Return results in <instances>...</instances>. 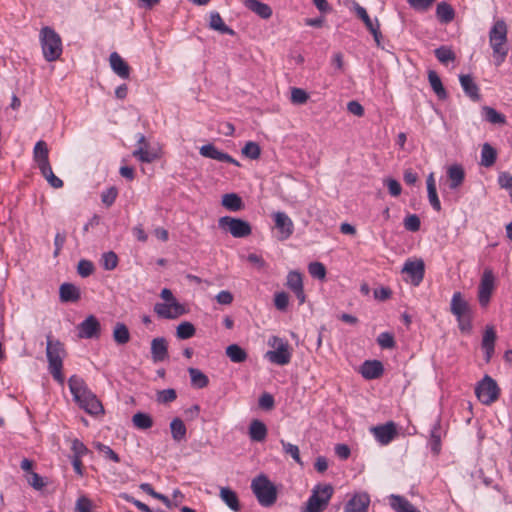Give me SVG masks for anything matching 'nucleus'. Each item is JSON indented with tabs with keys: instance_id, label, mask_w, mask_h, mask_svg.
Segmentation results:
<instances>
[{
	"instance_id": "338daca9",
	"label": "nucleus",
	"mask_w": 512,
	"mask_h": 512,
	"mask_svg": "<svg viewBox=\"0 0 512 512\" xmlns=\"http://www.w3.org/2000/svg\"><path fill=\"white\" fill-rule=\"evenodd\" d=\"M436 0H407L410 7L417 11H426Z\"/></svg>"
},
{
	"instance_id": "58836bf2",
	"label": "nucleus",
	"mask_w": 512,
	"mask_h": 512,
	"mask_svg": "<svg viewBox=\"0 0 512 512\" xmlns=\"http://www.w3.org/2000/svg\"><path fill=\"white\" fill-rule=\"evenodd\" d=\"M428 80H429L432 90L435 92L437 97L441 100L446 99L447 92H446L445 88L443 87L440 77L438 76V74L435 71L430 70L428 72Z\"/></svg>"
},
{
	"instance_id": "c03bdc74",
	"label": "nucleus",
	"mask_w": 512,
	"mask_h": 512,
	"mask_svg": "<svg viewBox=\"0 0 512 512\" xmlns=\"http://www.w3.org/2000/svg\"><path fill=\"white\" fill-rule=\"evenodd\" d=\"M133 157L143 163H151L157 159V153L150 151L148 147L139 146L132 153Z\"/></svg>"
},
{
	"instance_id": "052dcab7",
	"label": "nucleus",
	"mask_w": 512,
	"mask_h": 512,
	"mask_svg": "<svg viewBox=\"0 0 512 512\" xmlns=\"http://www.w3.org/2000/svg\"><path fill=\"white\" fill-rule=\"evenodd\" d=\"M309 98L308 93L301 88H292L291 102L294 104H304Z\"/></svg>"
},
{
	"instance_id": "6e6d98bb",
	"label": "nucleus",
	"mask_w": 512,
	"mask_h": 512,
	"mask_svg": "<svg viewBox=\"0 0 512 512\" xmlns=\"http://www.w3.org/2000/svg\"><path fill=\"white\" fill-rule=\"evenodd\" d=\"M377 343L383 349H392L395 347V339L390 332L380 333L377 337Z\"/></svg>"
},
{
	"instance_id": "2f4dec72",
	"label": "nucleus",
	"mask_w": 512,
	"mask_h": 512,
	"mask_svg": "<svg viewBox=\"0 0 512 512\" xmlns=\"http://www.w3.org/2000/svg\"><path fill=\"white\" fill-rule=\"evenodd\" d=\"M209 27L221 34L235 35V31L224 23L218 12L210 13Z\"/></svg>"
},
{
	"instance_id": "de8ad7c7",
	"label": "nucleus",
	"mask_w": 512,
	"mask_h": 512,
	"mask_svg": "<svg viewBox=\"0 0 512 512\" xmlns=\"http://www.w3.org/2000/svg\"><path fill=\"white\" fill-rule=\"evenodd\" d=\"M435 57L442 64H447L450 61H454L456 56L452 49L448 46H440L434 51Z\"/></svg>"
},
{
	"instance_id": "f03ea898",
	"label": "nucleus",
	"mask_w": 512,
	"mask_h": 512,
	"mask_svg": "<svg viewBox=\"0 0 512 512\" xmlns=\"http://www.w3.org/2000/svg\"><path fill=\"white\" fill-rule=\"evenodd\" d=\"M507 34L508 28L503 19L496 20L489 31V43L496 66H500L508 55Z\"/></svg>"
},
{
	"instance_id": "423d86ee",
	"label": "nucleus",
	"mask_w": 512,
	"mask_h": 512,
	"mask_svg": "<svg viewBox=\"0 0 512 512\" xmlns=\"http://www.w3.org/2000/svg\"><path fill=\"white\" fill-rule=\"evenodd\" d=\"M40 41L43 56L46 61L57 60L62 54V41L60 36L50 27H43L40 31Z\"/></svg>"
},
{
	"instance_id": "c756f323",
	"label": "nucleus",
	"mask_w": 512,
	"mask_h": 512,
	"mask_svg": "<svg viewBox=\"0 0 512 512\" xmlns=\"http://www.w3.org/2000/svg\"><path fill=\"white\" fill-rule=\"evenodd\" d=\"M248 434L252 441L262 442L266 439L267 427L262 421L254 419L249 425Z\"/></svg>"
},
{
	"instance_id": "cd10ccee",
	"label": "nucleus",
	"mask_w": 512,
	"mask_h": 512,
	"mask_svg": "<svg viewBox=\"0 0 512 512\" xmlns=\"http://www.w3.org/2000/svg\"><path fill=\"white\" fill-rule=\"evenodd\" d=\"M49 150L47 144L43 140H39L33 150L34 160L37 163L39 169L50 165L48 158Z\"/></svg>"
},
{
	"instance_id": "603ef678",
	"label": "nucleus",
	"mask_w": 512,
	"mask_h": 512,
	"mask_svg": "<svg viewBox=\"0 0 512 512\" xmlns=\"http://www.w3.org/2000/svg\"><path fill=\"white\" fill-rule=\"evenodd\" d=\"M283 451L285 454L290 455L298 464L302 465L303 462L300 457V451L297 445L286 442L285 440H280Z\"/></svg>"
},
{
	"instance_id": "c9c22d12",
	"label": "nucleus",
	"mask_w": 512,
	"mask_h": 512,
	"mask_svg": "<svg viewBox=\"0 0 512 512\" xmlns=\"http://www.w3.org/2000/svg\"><path fill=\"white\" fill-rule=\"evenodd\" d=\"M225 353L233 363H243L248 358V354L245 349L238 344H231L227 346Z\"/></svg>"
},
{
	"instance_id": "f257e3e1",
	"label": "nucleus",
	"mask_w": 512,
	"mask_h": 512,
	"mask_svg": "<svg viewBox=\"0 0 512 512\" xmlns=\"http://www.w3.org/2000/svg\"><path fill=\"white\" fill-rule=\"evenodd\" d=\"M68 386L74 401L80 408L84 409L91 415H98L103 413V406L98 400L96 395L87 387L84 380L77 376L72 375L68 380Z\"/></svg>"
},
{
	"instance_id": "ddd939ff",
	"label": "nucleus",
	"mask_w": 512,
	"mask_h": 512,
	"mask_svg": "<svg viewBox=\"0 0 512 512\" xmlns=\"http://www.w3.org/2000/svg\"><path fill=\"white\" fill-rule=\"evenodd\" d=\"M370 431L377 442L381 445H388L397 435L396 425L392 421L382 425L373 426L370 428Z\"/></svg>"
},
{
	"instance_id": "774afa93",
	"label": "nucleus",
	"mask_w": 512,
	"mask_h": 512,
	"mask_svg": "<svg viewBox=\"0 0 512 512\" xmlns=\"http://www.w3.org/2000/svg\"><path fill=\"white\" fill-rule=\"evenodd\" d=\"M385 183H386V186H387L391 196L397 197V196H399L401 194L402 187H401L400 183L397 180H395L393 178H388L385 181Z\"/></svg>"
},
{
	"instance_id": "7ed1b4c3",
	"label": "nucleus",
	"mask_w": 512,
	"mask_h": 512,
	"mask_svg": "<svg viewBox=\"0 0 512 512\" xmlns=\"http://www.w3.org/2000/svg\"><path fill=\"white\" fill-rule=\"evenodd\" d=\"M66 355L63 344L59 340H53L51 335L47 336L46 356L48 360V370L55 381L64 383L62 373L63 359Z\"/></svg>"
},
{
	"instance_id": "864d4df0",
	"label": "nucleus",
	"mask_w": 512,
	"mask_h": 512,
	"mask_svg": "<svg viewBox=\"0 0 512 512\" xmlns=\"http://www.w3.org/2000/svg\"><path fill=\"white\" fill-rule=\"evenodd\" d=\"M95 448L103 454V456L115 463L120 462V457L118 454L112 450L108 445H105L103 443L97 442L95 443Z\"/></svg>"
},
{
	"instance_id": "0eeeda50",
	"label": "nucleus",
	"mask_w": 512,
	"mask_h": 512,
	"mask_svg": "<svg viewBox=\"0 0 512 512\" xmlns=\"http://www.w3.org/2000/svg\"><path fill=\"white\" fill-rule=\"evenodd\" d=\"M268 345L272 348L265 354V358L276 365L284 366L290 363L292 353L289 343L286 339L278 336H271L268 339Z\"/></svg>"
},
{
	"instance_id": "393cba45",
	"label": "nucleus",
	"mask_w": 512,
	"mask_h": 512,
	"mask_svg": "<svg viewBox=\"0 0 512 512\" xmlns=\"http://www.w3.org/2000/svg\"><path fill=\"white\" fill-rule=\"evenodd\" d=\"M459 81L466 96L473 101H478L480 99L479 87L471 75H460Z\"/></svg>"
},
{
	"instance_id": "4c0bfd02",
	"label": "nucleus",
	"mask_w": 512,
	"mask_h": 512,
	"mask_svg": "<svg viewBox=\"0 0 512 512\" xmlns=\"http://www.w3.org/2000/svg\"><path fill=\"white\" fill-rule=\"evenodd\" d=\"M497 159V151L489 143H484L481 149L480 164L484 167H491Z\"/></svg>"
},
{
	"instance_id": "e2e57ef3",
	"label": "nucleus",
	"mask_w": 512,
	"mask_h": 512,
	"mask_svg": "<svg viewBox=\"0 0 512 512\" xmlns=\"http://www.w3.org/2000/svg\"><path fill=\"white\" fill-rule=\"evenodd\" d=\"M420 225H421L420 219L416 214L408 215L404 219V227L408 231L416 232L420 229Z\"/></svg>"
},
{
	"instance_id": "13d9d810",
	"label": "nucleus",
	"mask_w": 512,
	"mask_h": 512,
	"mask_svg": "<svg viewBox=\"0 0 512 512\" xmlns=\"http://www.w3.org/2000/svg\"><path fill=\"white\" fill-rule=\"evenodd\" d=\"M308 271L313 278L322 280L326 276V268L321 262H312L308 266Z\"/></svg>"
},
{
	"instance_id": "0e129e2a",
	"label": "nucleus",
	"mask_w": 512,
	"mask_h": 512,
	"mask_svg": "<svg viewBox=\"0 0 512 512\" xmlns=\"http://www.w3.org/2000/svg\"><path fill=\"white\" fill-rule=\"evenodd\" d=\"M118 191L115 187H110L101 194L103 204L110 207L116 200Z\"/></svg>"
},
{
	"instance_id": "a18cd8bd",
	"label": "nucleus",
	"mask_w": 512,
	"mask_h": 512,
	"mask_svg": "<svg viewBox=\"0 0 512 512\" xmlns=\"http://www.w3.org/2000/svg\"><path fill=\"white\" fill-rule=\"evenodd\" d=\"M196 333L195 326L188 321H184L177 326L176 336L179 339L186 340L192 338Z\"/></svg>"
},
{
	"instance_id": "2eb2a0df",
	"label": "nucleus",
	"mask_w": 512,
	"mask_h": 512,
	"mask_svg": "<svg viewBox=\"0 0 512 512\" xmlns=\"http://www.w3.org/2000/svg\"><path fill=\"white\" fill-rule=\"evenodd\" d=\"M445 434L446 431L442 427L441 418L437 417L431 427L428 439V446L434 456H438L441 453L442 438L445 436Z\"/></svg>"
},
{
	"instance_id": "a211bd4d",
	"label": "nucleus",
	"mask_w": 512,
	"mask_h": 512,
	"mask_svg": "<svg viewBox=\"0 0 512 512\" xmlns=\"http://www.w3.org/2000/svg\"><path fill=\"white\" fill-rule=\"evenodd\" d=\"M402 273L408 274L414 285H419L425 273L423 260H407L402 268Z\"/></svg>"
},
{
	"instance_id": "412c9836",
	"label": "nucleus",
	"mask_w": 512,
	"mask_h": 512,
	"mask_svg": "<svg viewBox=\"0 0 512 512\" xmlns=\"http://www.w3.org/2000/svg\"><path fill=\"white\" fill-rule=\"evenodd\" d=\"M286 285L295 294L299 301V304L302 305L306 300V296L303 289L302 275L297 271L289 272L287 275Z\"/></svg>"
},
{
	"instance_id": "a878e982",
	"label": "nucleus",
	"mask_w": 512,
	"mask_h": 512,
	"mask_svg": "<svg viewBox=\"0 0 512 512\" xmlns=\"http://www.w3.org/2000/svg\"><path fill=\"white\" fill-rule=\"evenodd\" d=\"M244 6L262 19H269L272 16V8L259 0H243Z\"/></svg>"
},
{
	"instance_id": "6ab92c4d",
	"label": "nucleus",
	"mask_w": 512,
	"mask_h": 512,
	"mask_svg": "<svg viewBox=\"0 0 512 512\" xmlns=\"http://www.w3.org/2000/svg\"><path fill=\"white\" fill-rule=\"evenodd\" d=\"M370 497L367 493L354 494L344 506V512H368Z\"/></svg>"
},
{
	"instance_id": "79ce46f5",
	"label": "nucleus",
	"mask_w": 512,
	"mask_h": 512,
	"mask_svg": "<svg viewBox=\"0 0 512 512\" xmlns=\"http://www.w3.org/2000/svg\"><path fill=\"white\" fill-rule=\"evenodd\" d=\"M483 118L491 124H504L506 122L505 116L499 113L496 109L484 106L482 108Z\"/></svg>"
},
{
	"instance_id": "72a5a7b5",
	"label": "nucleus",
	"mask_w": 512,
	"mask_h": 512,
	"mask_svg": "<svg viewBox=\"0 0 512 512\" xmlns=\"http://www.w3.org/2000/svg\"><path fill=\"white\" fill-rule=\"evenodd\" d=\"M188 373L192 387L196 389H203L208 386L209 378L200 369L190 367L188 368Z\"/></svg>"
},
{
	"instance_id": "4be33fe9",
	"label": "nucleus",
	"mask_w": 512,
	"mask_h": 512,
	"mask_svg": "<svg viewBox=\"0 0 512 512\" xmlns=\"http://www.w3.org/2000/svg\"><path fill=\"white\" fill-rule=\"evenodd\" d=\"M360 373L367 380L380 378L384 373V367L379 360H366L360 367Z\"/></svg>"
},
{
	"instance_id": "09e8293b",
	"label": "nucleus",
	"mask_w": 512,
	"mask_h": 512,
	"mask_svg": "<svg viewBox=\"0 0 512 512\" xmlns=\"http://www.w3.org/2000/svg\"><path fill=\"white\" fill-rule=\"evenodd\" d=\"M139 487H140V489L143 492L147 493L148 495L152 496L155 499H158V500L162 501L163 504L166 507L170 508L172 506V503H171L170 499L167 496H165V495H163L161 493L156 492L153 489L151 484H149V483H142V484H140Z\"/></svg>"
},
{
	"instance_id": "473e14b6",
	"label": "nucleus",
	"mask_w": 512,
	"mask_h": 512,
	"mask_svg": "<svg viewBox=\"0 0 512 512\" xmlns=\"http://www.w3.org/2000/svg\"><path fill=\"white\" fill-rule=\"evenodd\" d=\"M447 174L450 181L449 187L451 189L458 188L463 183L465 178L464 169L461 165L458 164L450 166Z\"/></svg>"
},
{
	"instance_id": "4d7b16f0",
	"label": "nucleus",
	"mask_w": 512,
	"mask_h": 512,
	"mask_svg": "<svg viewBox=\"0 0 512 512\" xmlns=\"http://www.w3.org/2000/svg\"><path fill=\"white\" fill-rule=\"evenodd\" d=\"M496 332L492 326H487L482 338V348H494Z\"/></svg>"
},
{
	"instance_id": "69168bd1",
	"label": "nucleus",
	"mask_w": 512,
	"mask_h": 512,
	"mask_svg": "<svg viewBox=\"0 0 512 512\" xmlns=\"http://www.w3.org/2000/svg\"><path fill=\"white\" fill-rule=\"evenodd\" d=\"M289 303L288 294L285 292H278L274 296V304L278 310L285 311Z\"/></svg>"
},
{
	"instance_id": "4468645a",
	"label": "nucleus",
	"mask_w": 512,
	"mask_h": 512,
	"mask_svg": "<svg viewBox=\"0 0 512 512\" xmlns=\"http://www.w3.org/2000/svg\"><path fill=\"white\" fill-rule=\"evenodd\" d=\"M77 330L82 339L98 338L101 332L100 322L94 315H89L78 325Z\"/></svg>"
},
{
	"instance_id": "b1692460",
	"label": "nucleus",
	"mask_w": 512,
	"mask_h": 512,
	"mask_svg": "<svg viewBox=\"0 0 512 512\" xmlns=\"http://www.w3.org/2000/svg\"><path fill=\"white\" fill-rule=\"evenodd\" d=\"M151 356L155 363L162 362L168 357V343L164 337H157L152 340Z\"/></svg>"
},
{
	"instance_id": "e433bc0d",
	"label": "nucleus",
	"mask_w": 512,
	"mask_h": 512,
	"mask_svg": "<svg viewBox=\"0 0 512 512\" xmlns=\"http://www.w3.org/2000/svg\"><path fill=\"white\" fill-rule=\"evenodd\" d=\"M171 436L174 441L181 442L185 440L187 429L184 422L180 418H174L170 422Z\"/></svg>"
},
{
	"instance_id": "9b49d317",
	"label": "nucleus",
	"mask_w": 512,
	"mask_h": 512,
	"mask_svg": "<svg viewBox=\"0 0 512 512\" xmlns=\"http://www.w3.org/2000/svg\"><path fill=\"white\" fill-rule=\"evenodd\" d=\"M154 312L162 319H176L186 313L185 307L179 302L156 303Z\"/></svg>"
},
{
	"instance_id": "ea45409f",
	"label": "nucleus",
	"mask_w": 512,
	"mask_h": 512,
	"mask_svg": "<svg viewBox=\"0 0 512 512\" xmlns=\"http://www.w3.org/2000/svg\"><path fill=\"white\" fill-rule=\"evenodd\" d=\"M436 15L441 22L449 23L454 19L455 12L450 4L441 2L437 5Z\"/></svg>"
},
{
	"instance_id": "20e7f679",
	"label": "nucleus",
	"mask_w": 512,
	"mask_h": 512,
	"mask_svg": "<svg viewBox=\"0 0 512 512\" xmlns=\"http://www.w3.org/2000/svg\"><path fill=\"white\" fill-rule=\"evenodd\" d=\"M251 490L262 507H271L277 501L278 490L264 474H260L252 480Z\"/></svg>"
},
{
	"instance_id": "7c9ffc66",
	"label": "nucleus",
	"mask_w": 512,
	"mask_h": 512,
	"mask_svg": "<svg viewBox=\"0 0 512 512\" xmlns=\"http://www.w3.org/2000/svg\"><path fill=\"white\" fill-rule=\"evenodd\" d=\"M62 302H76L80 299V289L71 283H63L59 288Z\"/></svg>"
},
{
	"instance_id": "1a4fd4ad",
	"label": "nucleus",
	"mask_w": 512,
	"mask_h": 512,
	"mask_svg": "<svg viewBox=\"0 0 512 512\" xmlns=\"http://www.w3.org/2000/svg\"><path fill=\"white\" fill-rule=\"evenodd\" d=\"M218 224L221 229L229 231L235 238H245L252 232L251 225L240 218L224 216L219 219Z\"/></svg>"
},
{
	"instance_id": "37998d69",
	"label": "nucleus",
	"mask_w": 512,
	"mask_h": 512,
	"mask_svg": "<svg viewBox=\"0 0 512 512\" xmlns=\"http://www.w3.org/2000/svg\"><path fill=\"white\" fill-rule=\"evenodd\" d=\"M132 423L140 430H147L153 426V419L147 413L137 412L132 417Z\"/></svg>"
},
{
	"instance_id": "f8f14e48",
	"label": "nucleus",
	"mask_w": 512,
	"mask_h": 512,
	"mask_svg": "<svg viewBox=\"0 0 512 512\" xmlns=\"http://www.w3.org/2000/svg\"><path fill=\"white\" fill-rule=\"evenodd\" d=\"M354 11L357 14V16L364 22L366 28L369 30V32L373 35V38L377 44V46L381 45L380 39L382 37L381 31H380V23L377 18L372 20L366 9L362 6H360L358 3H354Z\"/></svg>"
},
{
	"instance_id": "dca6fc26",
	"label": "nucleus",
	"mask_w": 512,
	"mask_h": 512,
	"mask_svg": "<svg viewBox=\"0 0 512 512\" xmlns=\"http://www.w3.org/2000/svg\"><path fill=\"white\" fill-rule=\"evenodd\" d=\"M199 153L201 156L213 160H217L219 162L230 163L235 166H240V163L234 159L228 153L220 151L214 144H206L200 147Z\"/></svg>"
},
{
	"instance_id": "aec40b11",
	"label": "nucleus",
	"mask_w": 512,
	"mask_h": 512,
	"mask_svg": "<svg viewBox=\"0 0 512 512\" xmlns=\"http://www.w3.org/2000/svg\"><path fill=\"white\" fill-rule=\"evenodd\" d=\"M450 311L457 318L472 315L469 303L463 298L461 292H455L450 303Z\"/></svg>"
},
{
	"instance_id": "8fccbe9b",
	"label": "nucleus",
	"mask_w": 512,
	"mask_h": 512,
	"mask_svg": "<svg viewBox=\"0 0 512 512\" xmlns=\"http://www.w3.org/2000/svg\"><path fill=\"white\" fill-rule=\"evenodd\" d=\"M242 154L252 160H256L261 155V148L258 143L248 141L241 150Z\"/></svg>"
},
{
	"instance_id": "9d476101",
	"label": "nucleus",
	"mask_w": 512,
	"mask_h": 512,
	"mask_svg": "<svg viewBox=\"0 0 512 512\" xmlns=\"http://www.w3.org/2000/svg\"><path fill=\"white\" fill-rule=\"evenodd\" d=\"M495 287V277L491 269H485L480 280L478 287V300L482 307H485L490 302L492 292Z\"/></svg>"
},
{
	"instance_id": "5fc2aeb1",
	"label": "nucleus",
	"mask_w": 512,
	"mask_h": 512,
	"mask_svg": "<svg viewBox=\"0 0 512 512\" xmlns=\"http://www.w3.org/2000/svg\"><path fill=\"white\" fill-rule=\"evenodd\" d=\"M71 451L73 453L71 458H82L89 453V449L79 439H73L71 442Z\"/></svg>"
},
{
	"instance_id": "bb28decb",
	"label": "nucleus",
	"mask_w": 512,
	"mask_h": 512,
	"mask_svg": "<svg viewBox=\"0 0 512 512\" xmlns=\"http://www.w3.org/2000/svg\"><path fill=\"white\" fill-rule=\"evenodd\" d=\"M389 503L396 512H421L409 500L400 495H390Z\"/></svg>"
},
{
	"instance_id": "49530a36",
	"label": "nucleus",
	"mask_w": 512,
	"mask_h": 512,
	"mask_svg": "<svg viewBox=\"0 0 512 512\" xmlns=\"http://www.w3.org/2000/svg\"><path fill=\"white\" fill-rule=\"evenodd\" d=\"M42 176L47 180V182L52 186L53 188L59 189L63 187V181L55 176L53 173L51 165L45 166L41 169H39Z\"/></svg>"
},
{
	"instance_id": "6e6552de",
	"label": "nucleus",
	"mask_w": 512,
	"mask_h": 512,
	"mask_svg": "<svg viewBox=\"0 0 512 512\" xmlns=\"http://www.w3.org/2000/svg\"><path fill=\"white\" fill-rule=\"evenodd\" d=\"M475 394L482 404L490 405L499 398L500 389L494 379L485 375L477 384Z\"/></svg>"
},
{
	"instance_id": "680f3d73",
	"label": "nucleus",
	"mask_w": 512,
	"mask_h": 512,
	"mask_svg": "<svg viewBox=\"0 0 512 512\" xmlns=\"http://www.w3.org/2000/svg\"><path fill=\"white\" fill-rule=\"evenodd\" d=\"M94 271V265L91 261L82 259L78 263L77 272L81 277H88Z\"/></svg>"
},
{
	"instance_id": "5701e85b",
	"label": "nucleus",
	"mask_w": 512,
	"mask_h": 512,
	"mask_svg": "<svg viewBox=\"0 0 512 512\" xmlns=\"http://www.w3.org/2000/svg\"><path fill=\"white\" fill-rule=\"evenodd\" d=\"M109 61L113 72L120 78L128 79L130 77V67L128 63L117 52L110 54Z\"/></svg>"
},
{
	"instance_id": "bf43d9fd",
	"label": "nucleus",
	"mask_w": 512,
	"mask_h": 512,
	"mask_svg": "<svg viewBox=\"0 0 512 512\" xmlns=\"http://www.w3.org/2000/svg\"><path fill=\"white\" fill-rule=\"evenodd\" d=\"M176 397H177V394L174 389H172V388L163 389L158 392L157 401L159 403L166 404V403H170V402L174 401L176 399Z\"/></svg>"
},
{
	"instance_id": "f3484780",
	"label": "nucleus",
	"mask_w": 512,
	"mask_h": 512,
	"mask_svg": "<svg viewBox=\"0 0 512 512\" xmlns=\"http://www.w3.org/2000/svg\"><path fill=\"white\" fill-rule=\"evenodd\" d=\"M273 219L275 222V228L280 233L279 238L281 240L288 239L294 231V225L291 218L286 213L279 211L273 214Z\"/></svg>"
},
{
	"instance_id": "39448f33",
	"label": "nucleus",
	"mask_w": 512,
	"mask_h": 512,
	"mask_svg": "<svg viewBox=\"0 0 512 512\" xmlns=\"http://www.w3.org/2000/svg\"><path fill=\"white\" fill-rule=\"evenodd\" d=\"M334 489L330 484H317L313 487L305 506L304 512H324L333 496Z\"/></svg>"
},
{
	"instance_id": "c85d7f7f",
	"label": "nucleus",
	"mask_w": 512,
	"mask_h": 512,
	"mask_svg": "<svg viewBox=\"0 0 512 512\" xmlns=\"http://www.w3.org/2000/svg\"><path fill=\"white\" fill-rule=\"evenodd\" d=\"M219 497L232 511H240L241 506L237 493L233 491L231 488L221 487Z\"/></svg>"
},
{
	"instance_id": "3c124183",
	"label": "nucleus",
	"mask_w": 512,
	"mask_h": 512,
	"mask_svg": "<svg viewBox=\"0 0 512 512\" xmlns=\"http://www.w3.org/2000/svg\"><path fill=\"white\" fill-rule=\"evenodd\" d=\"M101 262L105 270H114L118 265V256L113 251L105 252L102 255Z\"/></svg>"
},
{
	"instance_id": "f704fd0d",
	"label": "nucleus",
	"mask_w": 512,
	"mask_h": 512,
	"mask_svg": "<svg viewBox=\"0 0 512 512\" xmlns=\"http://www.w3.org/2000/svg\"><path fill=\"white\" fill-rule=\"evenodd\" d=\"M222 205L233 212L243 209L244 204L242 198L236 193H227L222 196Z\"/></svg>"
},
{
	"instance_id": "a19ab883",
	"label": "nucleus",
	"mask_w": 512,
	"mask_h": 512,
	"mask_svg": "<svg viewBox=\"0 0 512 512\" xmlns=\"http://www.w3.org/2000/svg\"><path fill=\"white\" fill-rule=\"evenodd\" d=\"M113 339L118 345H124L130 340V332L124 323L118 322L113 330Z\"/></svg>"
}]
</instances>
